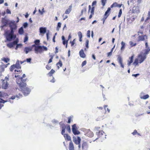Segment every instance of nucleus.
<instances>
[{
  "mask_svg": "<svg viewBox=\"0 0 150 150\" xmlns=\"http://www.w3.org/2000/svg\"><path fill=\"white\" fill-rule=\"evenodd\" d=\"M144 52H141L138 56L137 58H136L133 63V65L136 67L139 66V63L141 64L146 59L148 54L149 53L150 50L148 49L147 50H144Z\"/></svg>",
  "mask_w": 150,
  "mask_h": 150,
  "instance_id": "nucleus-1",
  "label": "nucleus"
},
{
  "mask_svg": "<svg viewBox=\"0 0 150 150\" xmlns=\"http://www.w3.org/2000/svg\"><path fill=\"white\" fill-rule=\"evenodd\" d=\"M144 52H141L138 56L137 58H136L133 63V65L136 67L139 66V63L141 64L146 59L148 54L149 53L150 50L148 49L147 50H144Z\"/></svg>",
  "mask_w": 150,
  "mask_h": 150,
  "instance_id": "nucleus-2",
  "label": "nucleus"
},
{
  "mask_svg": "<svg viewBox=\"0 0 150 150\" xmlns=\"http://www.w3.org/2000/svg\"><path fill=\"white\" fill-rule=\"evenodd\" d=\"M17 83L24 95L27 96L30 93V90L29 88L26 87V83L22 81V78L17 79Z\"/></svg>",
  "mask_w": 150,
  "mask_h": 150,
  "instance_id": "nucleus-3",
  "label": "nucleus"
},
{
  "mask_svg": "<svg viewBox=\"0 0 150 150\" xmlns=\"http://www.w3.org/2000/svg\"><path fill=\"white\" fill-rule=\"evenodd\" d=\"M61 122H60L59 124L60 125V127L62 128L61 134L64 135V137L66 140L71 141V137L68 134H64L66 128V125L64 124H60Z\"/></svg>",
  "mask_w": 150,
  "mask_h": 150,
  "instance_id": "nucleus-4",
  "label": "nucleus"
},
{
  "mask_svg": "<svg viewBox=\"0 0 150 150\" xmlns=\"http://www.w3.org/2000/svg\"><path fill=\"white\" fill-rule=\"evenodd\" d=\"M22 95L21 94L19 93L18 95H16L11 97L10 98H9L7 100H4L0 98V103H4L5 102H9L11 103H13V101H11V99L13 100L15 99L16 98L17 99H18L22 98Z\"/></svg>",
  "mask_w": 150,
  "mask_h": 150,
  "instance_id": "nucleus-5",
  "label": "nucleus"
},
{
  "mask_svg": "<svg viewBox=\"0 0 150 150\" xmlns=\"http://www.w3.org/2000/svg\"><path fill=\"white\" fill-rule=\"evenodd\" d=\"M32 47H35L34 50L36 53H41L44 50L47 51V47L44 46H36L35 45H32Z\"/></svg>",
  "mask_w": 150,
  "mask_h": 150,
  "instance_id": "nucleus-6",
  "label": "nucleus"
},
{
  "mask_svg": "<svg viewBox=\"0 0 150 150\" xmlns=\"http://www.w3.org/2000/svg\"><path fill=\"white\" fill-rule=\"evenodd\" d=\"M110 8L108 7V8L107 10L105 12V13L103 16V17L102 19V20L103 21V24L104 23L105 20L110 15Z\"/></svg>",
  "mask_w": 150,
  "mask_h": 150,
  "instance_id": "nucleus-7",
  "label": "nucleus"
},
{
  "mask_svg": "<svg viewBox=\"0 0 150 150\" xmlns=\"http://www.w3.org/2000/svg\"><path fill=\"white\" fill-rule=\"evenodd\" d=\"M6 39L8 41H10L13 39H15L16 37V35H13L10 33H8L7 32H6Z\"/></svg>",
  "mask_w": 150,
  "mask_h": 150,
  "instance_id": "nucleus-8",
  "label": "nucleus"
},
{
  "mask_svg": "<svg viewBox=\"0 0 150 150\" xmlns=\"http://www.w3.org/2000/svg\"><path fill=\"white\" fill-rule=\"evenodd\" d=\"M9 21L7 19L6 17L2 18L1 19V23L2 25L1 27V28H4L5 26H6L9 23Z\"/></svg>",
  "mask_w": 150,
  "mask_h": 150,
  "instance_id": "nucleus-9",
  "label": "nucleus"
},
{
  "mask_svg": "<svg viewBox=\"0 0 150 150\" xmlns=\"http://www.w3.org/2000/svg\"><path fill=\"white\" fill-rule=\"evenodd\" d=\"M96 134L98 136V137L96 139H95L94 140H93V141H95L98 139L100 138V137H103L104 136H105L104 138H106V137L105 136L106 135L105 134V133L103 131V130L100 131V130L98 132H96Z\"/></svg>",
  "mask_w": 150,
  "mask_h": 150,
  "instance_id": "nucleus-10",
  "label": "nucleus"
},
{
  "mask_svg": "<svg viewBox=\"0 0 150 150\" xmlns=\"http://www.w3.org/2000/svg\"><path fill=\"white\" fill-rule=\"evenodd\" d=\"M72 131L74 135H78L80 134V132L77 129L78 128L76 124L72 125Z\"/></svg>",
  "mask_w": 150,
  "mask_h": 150,
  "instance_id": "nucleus-11",
  "label": "nucleus"
},
{
  "mask_svg": "<svg viewBox=\"0 0 150 150\" xmlns=\"http://www.w3.org/2000/svg\"><path fill=\"white\" fill-rule=\"evenodd\" d=\"M10 29L16 30L17 26L15 21H10L8 23Z\"/></svg>",
  "mask_w": 150,
  "mask_h": 150,
  "instance_id": "nucleus-12",
  "label": "nucleus"
},
{
  "mask_svg": "<svg viewBox=\"0 0 150 150\" xmlns=\"http://www.w3.org/2000/svg\"><path fill=\"white\" fill-rule=\"evenodd\" d=\"M73 141L74 143L76 145L79 144L81 141V139L79 137H78L77 138L74 137H73Z\"/></svg>",
  "mask_w": 150,
  "mask_h": 150,
  "instance_id": "nucleus-13",
  "label": "nucleus"
},
{
  "mask_svg": "<svg viewBox=\"0 0 150 150\" xmlns=\"http://www.w3.org/2000/svg\"><path fill=\"white\" fill-rule=\"evenodd\" d=\"M18 42V41L16 40L13 41L12 42L9 43L7 44V46L9 48L12 47L13 46L16 45Z\"/></svg>",
  "mask_w": 150,
  "mask_h": 150,
  "instance_id": "nucleus-14",
  "label": "nucleus"
},
{
  "mask_svg": "<svg viewBox=\"0 0 150 150\" xmlns=\"http://www.w3.org/2000/svg\"><path fill=\"white\" fill-rule=\"evenodd\" d=\"M19 63H20V62H19V60H17L16 63V64L15 65L16 66V68L18 69H19V70H18V69L17 70H15V72L16 71H17V72L20 71V72H21V71H22L21 70H20L19 69H21V67Z\"/></svg>",
  "mask_w": 150,
  "mask_h": 150,
  "instance_id": "nucleus-15",
  "label": "nucleus"
},
{
  "mask_svg": "<svg viewBox=\"0 0 150 150\" xmlns=\"http://www.w3.org/2000/svg\"><path fill=\"white\" fill-rule=\"evenodd\" d=\"M132 13H138L140 12L139 8L138 6H134L132 8Z\"/></svg>",
  "mask_w": 150,
  "mask_h": 150,
  "instance_id": "nucleus-16",
  "label": "nucleus"
},
{
  "mask_svg": "<svg viewBox=\"0 0 150 150\" xmlns=\"http://www.w3.org/2000/svg\"><path fill=\"white\" fill-rule=\"evenodd\" d=\"M135 20L134 16H132V17H129L127 19V24H130Z\"/></svg>",
  "mask_w": 150,
  "mask_h": 150,
  "instance_id": "nucleus-17",
  "label": "nucleus"
},
{
  "mask_svg": "<svg viewBox=\"0 0 150 150\" xmlns=\"http://www.w3.org/2000/svg\"><path fill=\"white\" fill-rule=\"evenodd\" d=\"M117 60L118 61V62L120 64L121 67L123 68H124V66L123 64H122V58L121 56H118L117 58Z\"/></svg>",
  "mask_w": 150,
  "mask_h": 150,
  "instance_id": "nucleus-18",
  "label": "nucleus"
},
{
  "mask_svg": "<svg viewBox=\"0 0 150 150\" xmlns=\"http://www.w3.org/2000/svg\"><path fill=\"white\" fill-rule=\"evenodd\" d=\"M145 38L146 39H147V35H139L138 37V41H144L145 40Z\"/></svg>",
  "mask_w": 150,
  "mask_h": 150,
  "instance_id": "nucleus-19",
  "label": "nucleus"
},
{
  "mask_svg": "<svg viewBox=\"0 0 150 150\" xmlns=\"http://www.w3.org/2000/svg\"><path fill=\"white\" fill-rule=\"evenodd\" d=\"M82 148L83 150H87L88 147V145L86 142H83L82 145Z\"/></svg>",
  "mask_w": 150,
  "mask_h": 150,
  "instance_id": "nucleus-20",
  "label": "nucleus"
},
{
  "mask_svg": "<svg viewBox=\"0 0 150 150\" xmlns=\"http://www.w3.org/2000/svg\"><path fill=\"white\" fill-rule=\"evenodd\" d=\"M40 32L41 34L44 35L46 32V28H45L40 27L39 29Z\"/></svg>",
  "mask_w": 150,
  "mask_h": 150,
  "instance_id": "nucleus-21",
  "label": "nucleus"
},
{
  "mask_svg": "<svg viewBox=\"0 0 150 150\" xmlns=\"http://www.w3.org/2000/svg\"><path fill=\"white\" fill-rule=\"evenodd\" d=\"M15 76L16 78L17 77H18V78L16 79V80L18 79H20L21 78H22V81H24H24L25 82V81H26V79H23V78L25 77L26 76L25 74H23L22 76V77H20V76L19 75H15Z\"/></svg>",
  "mask_w": 150,
  "mask_h": 150,
  "instance_id": "nucleus-22",
  "label": "nucleus"
},
{
  "mask_svg": "<svg viewBox=\"0 0 150 150\" xmlns=\"http://www.w3.org/2000/svg\"><path fill=\"white\" fill-rule=\"evenodd\" d=\"M33 47L32 46L30 47H25L24 49V51L25 52L26 54H27L29 52L32 51Z\"/></svg>",
  "mask_w": 150,
  "mask_h": 150,
  "instance_id": "nucleus-23",
  "label": "nucleus"
},
{
  "mask_svg": "<svg viewBox=\"0 0 150 150\" xmlns=\"http://www.w3.org/2000/svg\"><path fill=\"white\" fill-rule=\"evenodd\" d=\"M79 55L82 58H84L86 57V55L84 53L83 50L81 49L79 52Z\"/></svg>",
  "mask_w": 150,
  "mask_h": 150,
  "instance_id": "nucleus-24",
  "label": "nucleus"
},
{
  "mask_svg": "<svg viewBox=\"0 0 150 150\" xmlns=\"http://www.w3.org/2000/svg\"><path fill=\"white\" fill-rule=\"evenodd\" d=\"M69 150H74V144L72 141H70L69 145Z\"/></svg>",
  "mask_w": 150,
  "mask_h": 150,
  "instance_id": "nucleus-25",
  "label": "nucleus"
},
{
  "mask_svg": "<svg viewBox=\"0 0 150 150\" xmlns=\"http://www.w3.org/2000/svg\"><path fill=\"white\" fill-rule=\"evenodd\" d=\"M62 39L63 40V44L64 45H66V47H67L68 40H66L65 37L64 36H62Z\"/></svg>",
  "mask_w": 150,
  "mask_h": 150,
  "instance_id": "nucleus-26",
  "label": "nucleus"
},
{
  "mask_svg": "<svg viewBox=\"0 0 150 150\" xmlns=\"http://www.w3.org/2000/svg\"><path fill=\"white\" fill-rule=\"evenodd\" d=\"M85 5L86 6H84V8L82 10L81 12V13L80 16H82L83 15V12H86V4H85L84 3L81 4V6H84V5Z\"/></svg>",
  "mask_w": 150,
  "mask_h": 150,
  "instance_id": "nucleus-27",
  "label": "nucleus"
},
{
  "mask_svg": "<svg viewBox=\"0 0 150 150\" xmlns=\"http://www.w3.org/2000/svg\"><path fill=\"white\" fill-rule=\"evenodd\" d=\"M72 5H70L69 6L68 8L65 11V13L66 14H69L71 12L72 10Z\"/></svg>",
  "mask_w": 150,
  "mask_h": 150,
  "instance_id": "nucleus-28",
  "label": "nucleus"
},
{
  "mask_svg": "<svg viewBox=\"0 0 150 150\" xmlns=\"http://www.w3.org/2000/svg\"><path fill=\"white\" fill-rule=\"evenodd\" d=\"M134 57V55H132L131 57H129V59L130 60L128 61V65L129 66L133 62Z\"/></svg>",
  "mask_w": 150,
  "mask_h": 150,
  "instance_id": "nucleus-29",
  "label": "nucleus"
},
{
  "mask_svg": "<svg viewBox=\"0 0 150 150\" xmlns=\"http://www.w3.org/2000/svg\"><path fill=\"white\" fill-rule=\"evenodd\" d=\"M62 63L61 60H59V62L56 64V65L58 69H59L60 67H61L62 66Z\"/></svg>",
  "mask_w": 150,
  "mask_h": 150,
  "instance_id": "nucleus-30",
  "label": "nucleus"
},
{
  "mask_svg": "<svg viewBox=\"0 0 150 150\" xmlns=\"http://www.w3.org/2000/svg\"><path fill=\"white\" fill-rule=\"evenodd\" d=\"M149 97V95L148 94H146L143 96H140V98L141 99L145 100L148 98Z\"/></svg>",
  "mask_w": 150,
  "mask_h": 150,
  "instance_id": "nucleus-31",
  "label": "nucleus"
},
{
  "mask_svg": "<svg viewBox=\"0 0 150 150\" xmlns=\"http://www.w3.org/2000/svg\"><path fill=\"white\" fill-rule=\"evenodd\" d=\"M87 134V136L90 137H92L94 135L93 133L91 131L88 132Z\"/></svg>",
  "mask_w": 150,
  "mask_h": 150,
  "instance_id": "nucleus-32",
  "label": "nucleus"
},
{
  "mask_svg": "<svg viewBox=\"0 0 150 150\" xmlns=\"http://www.w3.org/2000/svg\"><path fill=\"white\" fill-rule=\"evenodd\" d=\"M78 35L79 38V41L81 42L82 41V34L81 32L79 31L78 33Z\"/></svg>",
  "mask_w": 150,
  "mask_h": 150,
  "instance_id": "nucleus-33",
  "label": "nucleus"
},
{
  "mask_svg": "<svg viewBox=\"0 0 150 150\" xmlns=\"http://www.w3.org/2000/svg\"><path fill=\"white\" fill-rule=\"evenodd\" d=\"M121 50H124L125 47V43L123 41H122L121 43Z\"/></svg>",
  "mask_w": 150,
  "mask_h": 150,
  "instance_id": "nucleus-34",
  "label": "nucleus"
},
{
  "mask_svg": "<svg viewBox=\"0 0 150 150\" xmlns=\"http://www.w3.org/2000/svg\"><path fill=\"white\" fill-rule=\"evenodd\" d=\"M55 72V71L53 69H52L48 73V74L50 76H52L53 74Z\"/></svg>",
  "mask_w": 150,
  "mask_h": 150,
  "instance_id": "nucleus-35",
  "label": "nucleus"
},
{
  "mask_svg": "<svg viewBox=\"0 0 150 150\" xmlns=\"http://www.w3.org/2000/svg\"><path fill=\"white\" fill-rule=\"evenodd\" d=\"M148 17L145 20V22L146 23H148L149 22L148 21L149 20H150V11L148 12Z\"/></svg>",
  "mask_w": 150,
  "mask_h": 150,
  "instance_id": "nucleus-36",
  "label": "nucleus"
},
{
  "mask_svg": "<svg viewBox=\"0 0 150 150\" xmlns=\"http://www.w3.org/2000/svg\"><path fill=\"white\" fill-rule=\"evenodd\" d=\"M4 70V67L3 66L0 65V76H1V73L2 72H3Z\"/></svg>",
  "mask_w": 150,
  "mask_h": 150,
  "instance_id": "nucleus-37",
  "label": "nucleus"
},
{
  "mask_svg": "<svg viewBox=\"0 0 150 150\" xmlns=\"http://www.w3.org/2000/svg\"><path fill=\"white\" fill-rule=\"evenodd\" d=\"M24 31L22 27H21L19 30L18 33L20 35H22Z\"/></svg>",
  "mask_w": 150,
  "mask_h": 150,
  "instance_id": "nucleus-38",
  "label": "nucleus"
},
{
  "mask_svg": "<svg viewBox=\"0 0 150 150\" xmlns=\"http://www.w3.org/2000/svg\"><path fill=\"white\" fill-rule=\"evenodd\" d=\"M66 127L67 130L68 131V132L69 133H70L71 132V128L70 127L69 125H67L66 126Z\"/></svg>",
  "mask_w": 150,
  "mask_h": 150,
  "instance_id": "nucleus-39",
  "label": "nucleus"
},
{
  "mask_svg": "<svg viewBox=\"0 0 150 150\" xmlns=\"http://www.w3.org/2000/svg\"><path fill=\"white\" fill-rule=\"evenodd\" d=\"M117 3L114 2L112 5H111L110 8H111L114 7H117Z\"/></svg>",
  "mask_w": 150,
  "mask_h": 150,
  "instance_id": "nucleus-40",
  "label": "nucleus"
},
{
  "mask_svg": "<svg viewBox=\"0 0 150 150\" xmlns=\"http://www.w3.org/2000/svg\"><path fill=\"white\" fill-rule=\"evenodd\" d=\"M132 134L133 135H135L137 134L139 135H140V134L137 132V131L135 129L134 130V132L132 133Z\"/></svg>",
  "mask_w": 150,
  "mask_h": 150,
  "instance_id": "nucleus-41",
  "label": "nucleus"
},
{
  "mask_svg": "<svg viewBox=\"0 0 150 150\" xmlns=\"http://www.w3.org/2000/svg\"><path fill=\"white\" fill-rule=\"evenodd\" d=\"M129 44L131 47L135 46L136 45V43H134L132 41H131L129 42Z\"/></svg>",
  "mask_w": 150,
  "mask_h": 150,
  "instance_id": "nucleus-42",
  "label": "nucleus"
},
{
  "mask_svg": "<svg viewBox=\"0 0 150 150\" xmlns=\"http://www.w3.org/2000/svg\"><path fill=\"white\" fill-rule=\"evenodd\" d=\"M50 59L48 62V64L52 62V59L53 58L54 56H53V55H50Z\"/></svg>",
  "mask_w": 150,
  "mask_h": 150,
  "instance_id": "nucleus-43",
  "label": "nucleus"
},
{
  "mask_svg": "<svg viewBox=\"0 0 150 150\" xmlns=\"http://www.w3.org/2000/svg\"><path fill=\"white\" fill-rule=\"evenodd\" d=\"M72 117L71 116H70L68 117V121L67 123L69 124L70 123L71 121H72Z\"/></svg>",
  "mask_w": 150,
  "mask_h": 150,
  "instance_id": "nucleus-44",
  "label": "nucleus"
},
{
  "mask_svg": "<svg viewBox=\"0 0 150 150\" xmlns=\"http://www.w3.org/2000/svg\"><path fill=\"white\" fill-rule=\"evenodd\" d=\"M101 1L102 5L103 6L105 5L106 2L107 0H101Z\"/></svg>",
  "mask_w": 150,
  "mask_h": 150,
  "instance_id": "nucleus-45",
  "label": "nucleus"
},
{
  "mask_svg": "<svg viewBox=\"0 0 150 150\" xmlns=\"http://www.w3.org/2000/svg\"><path fill=\"white\" fill-rule=\"evenodd\" d=\"M61 24H62L60 22L58 23L57 28V30H59V29L61 27Z\"/></svg>",
  "mask_w": 150,
  "mask_h": 150,
  "instance_id": "nucleus-46",
  "label": "nucleus"
},
{
  "mask_svg": "<svg viewBox=\"0 0 150 150\" xmlns=\"http://www.w3.org/2000/svg\"><path fill=\"white\" fill-rule=\"evenodd\" d=\"M16 68V66L15 65H11L10 67V71H12L13 69Z\"/></svg>",
  "mask_w": 150,
  "mask_h": 150,
  "instance_id": "nucleus-47",
  "label": "nucleus"
},
{
  "mask_svg": "<svg viewBox=\"0 0 150 150\" xmlns=\"http://www.w3.org/2000/svg\"><path fill=\"white\" fill-rule=\"evenodd\" d=\"M3 60L6 63H7L9 61V59L8 58H4Z\"/></svg>",
  "mask_w": 150,
  "mask_h": 150,
  "instance_id": "nucleus-48",
  "label": "nucleus"
},
{
  "mask_svg": "<svg viewBox=\"0 0 150 150\" xmlns=\"http://www.w3.org/2000/svg\"><path fill=\"white\" fill-rule=\"evenodd\" d=\"M40 42V41L39 40H36L34 41V43H35V45H39V44Z\"/></svg>",
  "mask_w": 150,
  "mask_h": 150,
  "instance_id": "nucleus-49",
  "label": "nucleus"
},
{
  "mask_svg": "<svg viewBox=\"0 0 150 150\" xmlns=\"http://www.w3.org/2000/svg\"><path fill=\"white\" fill-rule=\"evenodd\" d=\"M75 39H74L72 41H70V43L71 44V46H74L75 43Z\"/></svg>",
  "mask_w": 150,
  "mask_h": 150,
  "instance_id": "nucleus-50",
  "label": "nucleus"
},
{
  "mask_svg": "<svg viewBox=\"0 0 150 150\" xmlns=\"http://www.w3.org/2000/svg\"><path fill=\"white\" fill-rule=\"evenodd\" d=\"M145 46L146 49L145 50H147L149 49L150 50V48L148 47V43L147 42H146L145 43Z\"/></svg>",
  "mask_w": 150,
  "mask_h": 150,
  "instance_id": "nucleus-51",
  "label": "nucleus"
},
{
  "mask_svg": "<svg viewBox=\"0 0 150 150\" xmlns=\"http://www.w3.org/2000/svg\"><path fill=\"white\" fill-rule=\"evenodd\" d=\"M90 30H88L87 31V36L89 38H90Z\"/></svg>",
  "mask_w": 150,
  "mask_h": 150,
  "instance_id": "nucleus-52",
  "label": "nucleus"
},
{
  "mask_svg": "<svg viewBox=\"0 0 150 150\" xmlns=\"http://www.w3.org/2000/svg\"><path fill=\"white\" fill-rule=\"evenodd\" d=\"M51 67L48 65H47L46 66V68L48 70H50L51 69Z\"/></svg>",
  "mask_w": 150,
  "mask_h": 150,
  "instance_id": "nucleus-53",
  "label": "nucleus"
},
{
  "mask_svg": "<svg viewBox=\"0 0 150 150\" xmlns=\"http://www.w3.org/2000/svg\"><path fill=\"white\" fill-rule=\"evenodd\" d=\"M94 8H95L94 7H92L91 11V13H93L94 14Z\"/></svg>",
  "mask_w": 150,
  "mask_h": 150,
  "instance_id": "nucleus-54",
  "label": "nucleus"
},
{
  "mask_svg": "<svg viewBox=\"0 0 150 150\" xmlns=\"http://www.w3.org/2000/svg\"><path fill=\"white\" fill-rule=\"evenodd\" d=\"M122 13V10L121 9H120V10L119 13L118 15V17L119 18L121 16Z\"/></svg>",
  "mask_w": 150,
  "mask_h": 150,
  "instance_id": "nucleus-55",
  "label": "nucleus"
},
{
  "mask_svg": "<svg viewBox=\"0 0 150 150\" xmlns=\"http://www.w3.org/2000/svg\"><path fill=\"white\" fill-rule=\"evenodd\" d=\"M11 29V32L9 33L12 35H14V30H16L13 29Z\"/></svg>",
  "mask_w": 150,
  "mask_h": 150,
  "instance_id": "nucleus-56",
  "label": "nucleus"
},
{
  "mask_svg": "<svg viewBox=\"0 0 150 150\" xmlns=\"http://www.w3.org/2000/svg\"><path fill=\"white\" fill-rule=\"evenodd\" d=\"M87 62L86 60L83 61L81 64V66L82 67H83L84 65H85L86 64Z\"/></svg>",
  "mask_w": 150,
  "mask_h": 150,
  "instance_id": "nucleus-57",
  "label": "nucleus"
},
{
  "mask_svg": "<svg viewBox=\"0 0 150 150\" xmlns=\"http://www.w3.org/2000/svg\"><path fill=\"white\" fill-rule=\"evenodd\" d=\"M88 42H89L88 40H87L86 41V46L87 48H88Z\"/></svg>",
  "mask_w": 150,
  "mask_h": 150,
  "instance_id": "nucleus-58",
  "label": "nucleus"
},
{
  "mask_svg": "<svg viewBox=\"0 0 150 150\" xmlns=\"http://www.w3.org/2000/svg\"><path fill=\"white\" fill-rule=\"evenodd\" d=\"M97 1H94L92 3V6H93L94 5H96Z\"/></svg>",
  "mask_w": 150,
  "mask_h": 150,
  "instance_id": "nucleus-59",
  "label": "nucleus"
},
{
  "mask_svg": "<svg viewBox=\"0 0 150 150\" xmlns=\"http://www.w3.org/2000/svg\"><path fill=\"white\" fill-rule=\"evenodd\" d=\"M22 46V45L21 44H17V45L16 46V47L15 48V49L16 50H17V49H18V47H19V46H20V47H21Z\"/></svg>",
  "mask_w": 150,
  "mask_h": 150,
  "instance_id": "nucleus-60",
  "label": "nucleus"
},
{
  "mask_svg": "<svg viewBox=\"0 0 150 150\" xmlns=\"http://www.w3.org/2000/svg\"><path fill=\"white\" fill-rule=\"evenodd\" d=\"M139 74H132V76H134L135 77H137L139 75Z\"/></svg>",
  "mask_w": 150,
  "mask_h": 150,
  "instance_id": "nucleus-61",
  "label": "nucleus"
},
{
  "mask_svg": "<svg viewBox=\"0 0 150 150\" xmlns=\"http://www.w3.org/2000/svg\"><path fill=\"white\" fill-rule=\"evenodd\" d=\"M6 13L7 14H11V12L10 11V10L8 9H7L6 10Z\"/></svg>",
  "mask_w": 150,
  "mask_h": 150,
  "instance_id": "nucleus-62",
  "label": "nucleus"
},
{
  "mask_svg": "<svg viewBox=\"0 0 150 150\" xmlns=\"http://www.w3.org/2000/svg\"><path fill=\"white\" fill-rule=\"evenodd\" d=\"M28 37L27 36H26L25 37L24 40V42H25L26 41H27L28 40Z\"/></svg>",
  "mask_w": 150,
  "mask_h": 150,
  "instance_id": "nucleus-63",
  "label": "nucleus"
},
{
  "mask_svg": "<svg viewBox=\"0 0 150 150\" xmlns=\"http://www.w3.org/2000/svg\"><path fill=\"white\" fill-rule=\"evenodd\" d=\"M31 60V58H28L26 59V61L28 62H30Z\"/></svg>",
  "mask_w": 150,
  "mask_h": 150,
  "instance_id": "nucleus-64",
  "label": "nucleus"
}]
</instances>
